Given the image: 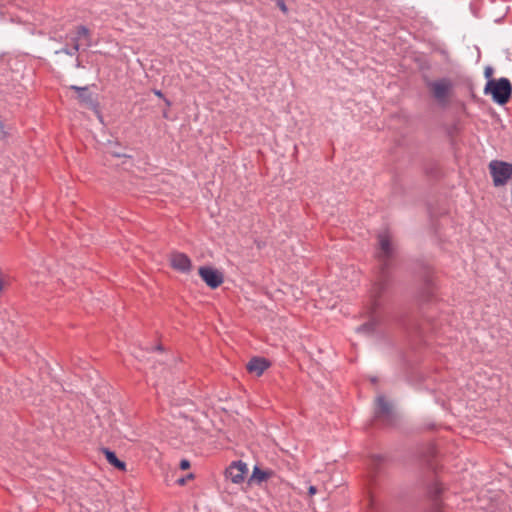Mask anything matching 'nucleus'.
Returning a JSON list of instances; mask_svg holds the SVG:
<instances>
[{"label":"nucleus","mask_w":512,"mask_h":512,"mask_svg":"<svg viewBox=\"0 0 512 512\" xmlns=\"http://www.w3.org/2000/svg\"><path fill=\"white\" fill-rule=\"evenodd\" d=\"M71 89H73L79 93V98L82 101H90V97L86 96V92H87L86 87L71 86Z\"/></svg>","instance_id":"ddd939ff"},{"label":"nucleus","mask_w":512,"mask_h":512,"mask_svg":"<svg viewBox=\"0 0 512 512\" xmlns=\"http://www.w3.org/2000/svg\"><path fill=\"white\" fill-rule=\"evenodd\" d=\"M491 74H492V69H491V68H487V69L485 70V76H486V77H490V76H491Z\"/></svg>","instance_id":"f3484780"},{"label":"nucleus","mask_w":512,"mask_h":512,"mask_svg":"<svg viewBox=\"0 0 512 512\" xmlns=\"http://www.w3.org/2000/svg\"><path fill=\"white\" fill-rule=\"evenodd\" d=\"M63 51H64V53H66V54H68V55H73V53H72V52H70V50L65 49V50H63Z\"/></svg>","instance_id":"6ab92c4d"},{"label":"nucleus","mask_w":512,"mask_h":512,"mask_svg":"<svg viewBox=\"0 0 512 512\" xmlns=\"http://www.w3.org/2000/svg\"><path fill=\"white\" fill-rule=\"evenodd\" d=\"M169 262L171 267L179 272L189 273L192 270V261L185 253L172 252L169 256Z\"/></svg>","instance_id":"39448f33"},{"label":"nucleus","mask_w":512,"mask_h":512,"mask_svg":"<svg viewBox=\"0 0 512 512\" xmlns=\"http://www.w3.org/2000/svg\"><path fill=\"white\" fill-rule=\"evenodd\" d=\"M308 493L310 496H313L317 493V488L315 486H310L308 489Z\"/></svg>","instance_id":"dca6fc26"},{"label":"nucleus","mask_w":512,"mask_h":512,"mask_svg":"<svg viewBox=\"0 0 512 512\" xmlns=\"http://www.w3.org/2000/svg\"><path fill=\"white\" fill-rule=\"evenodd\" d=\"M193 478V474H189L187 477H183V478H180L177 480V483L179 485H184L187 481V479H192Z\"/></svg>","instance_id":"2eb2a0df"},{"label":"nucleus","mask_w":512,"mask_h":512,"mask_svg":"<svg viewBox=\"0 0 512 512\" xmlns=\"http://www.w3.org/2000/svg\"><path fill=\"white\" fill-rule=\"evenodd\" d=\"M198 272L202 280L212 289L218 288L224 281L223 274L215 268L202 266Z\"/></svg>","instance_id":"20e7f679"},{"label":"nucleus","mask_w":512,"mask_h":512,"mask_svg":"<svg viewBox=\"0 0 512 512\" xmlns=\"http://www.w3.org/2000/svg\"><path fill=\"white\" fill-rule=\"evenodd\" d=\"M154 94L158 96L159 98H163V93L160 90H155Z\"/></svg>","instance_id":"a211bd4d"},{"label":"nucleus","mask_w":512,"mask_h":512,"mask_svg":"<svg viewBox=\"0 0 512 512\" xmlns=\"http://www.w3.org/2000/svg\"><path fill=\"white\" fill-rule=\"evenodd\" d=\"M427 87L429 88L432 96L438 103L446 104L452 93L453 83L448 78H441L433 81H428Z\"/></svg>","instance_id":"7ed1b4c3"},{"label":"nucleus","mask_w":512,"mask_h":512,"mask_svg":"<svg viewBox=\"0 0 512 512\" xmlns=\"http://www.w3.org/2000/svg\"><path fill=\"white\" fill-rule=\"evenodd\" d=\"M247 465L241 461L232 463L226 469V477L235 484L243 482L247 473Z\"/></svg>","instance_id":"423d86ee"},{"label":"nucleus","mask_w":512,"mask_h":512,"mask_svg":"<svg viewBox=\"0 0 512 512\" xmlns=\"http://www.w3.org/2000/svg\"><path fill=\"white\" fill-rule=\"evenodd\" d=\"M271 473L268 471L261 470L257 466L254 467L253 473H252V480H255L257 482H262L267 480L270 477Z\"/></svg>","instance_id":"f8f14e48"},{"label":"nucleus","mask_w":512,"mask_h":512,"mask_svg":"<svg viewBox=\"0 0 512 512\" xmlns=\"http://www.w3.org/2000/svg\"><path fill=\"white\" fill-rule=\"evenodd\" d=\"M484 92L491 94L494 102L503 105L506 104L512 93V86L507 78L489 80L485 86Z\"/></svg>","instance_id":"f257e3e1"},{"label":"nucleus","mask_w":512,"mask_h":512,"mask_svg":"<svg viewBox=\"0 0 512 512\" xmlns=\"http://www.w3.org/2000/svg\"><path fill=\"white\" fill-rule=\"evenodd\" d=\"M488 168L495 187L506 185L512 178V163L492 160Z\"/></svg>","instance_id":"f03ea898"},{"label":"nucleus","mask_w":512,"mask_h":512,"mask_svg":"<svg viewBox=\"0 0 512 512\" xmlns=\"http://www.w3.org/2000/svg\"><path fill=\"white\" fill-rule=\"evenodd\" d=\"M102 451H103V453L106 457V460L108 461L109 464H111L112 466H114L115 468H117L121 471L126 470V464L123 461L119 460L113 451L106 449V448H104Z\"/></svg>","instance_id":"9d476101"},{"label":"nucleus","mask_w":512,"mask_h":512,"mask_svg":"<svg viewBox=\"0 0 512 512\" xmlns=\"http://www.w3.org/2000/svg\"><path fill=\"white\" fill-rule=\"evenodd\" d=\"M189 467H190V462H189L188 460H186V459L181 460V462H180V468H181L182 470H186V469H188Z\"/></svg>","instance_id":"4468645a"},{"label":"nucleus","mask_w":512,"mask_h":512,"mask_svg":"<svg viewBox=\"0 0 512 512\" xmlns=\"http://www.w3.org/2000/svg\"><path fill=\"white\" fill-rule=\"evenodd\" d=\"M378 243L380 247L379 257L388 258L393 253V246L391 236L388 232L379 234Z\"/></svg>","instance_id":"0eeeda50"},{"label":"nucleus","mask_w":512,"mask_h":512,"mask_svg":"<svg viewBox=\"0 0 512 512\" xmlns=\"http://www.w3.org/2000/svg\"><path fill=\"white\" fill-rule=\"evenodd\" d=\"M77 36L73 39L74 41V47L73 50L77 52L80 47V40L85 39L86 44L89 45L90 43V33L89 30L85 26H79L76 31Z\"/></svg>","instance_id":"1a4fd4ad"},{"label":"nucleus","mask_w":512,"mask_h":512,"mask_svg":"<svg viewBox=\"0 0 512 512\" xmlns=\"http://www.w3.org/2000/svg\"><path fill=\"white\" fill-rule=\"evenodd\" d=\"M377 404V414L379 416L388 415L391 411L390 404L384 399V397L380 396L376 400Z\"/></svg>","instance_id":"9b49d317"},{"label":"nucleus","mask_w":512,"mask_h":512,"mask_svg":"<svg viewBox=\"0 0 512 512\" xmlns=\"http://www.w3.org/2000/svg\"><path fill=\"white\" fill-rule=\"evenodd\" d=\"M268 367L269 362L264 358H253L247 364L249 372L254 373L256 376H261Z\"/></svg>","instance_id":"6e6552de"}]
</instances>
